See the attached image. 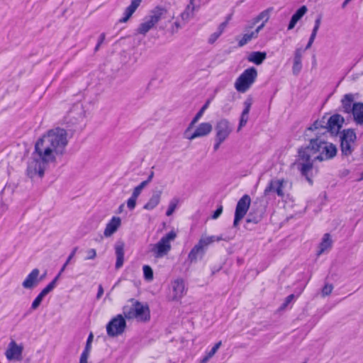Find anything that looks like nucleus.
Listing matches in <instances>:
<instances>
[{
    "label": "nucleus",
    "instance_id": "f257e3e1",
    "mask_svg": "<svg viewBox=\"0 0 363 363\" xmlns=\"http://www.w3.org/2000/svg\"><path fill=\"white\" fill-rule=\"evenodd\" d=\"M69 143L67 131L61 128L49 130L35 143L26 174L30 179L42 178L50 164H55L66 152Z\"/></svg>",
    "mask_w": 363,
    "mask_h": 363
},
{
    "label": "nucleus",
    "instance_id": "f03ea898",
    "mask_svg": "<svg viewBox=\"0 0 363 363\" xmlns=\"http://www.w3.org/2000/svg\"><path fill=\"white\" fill-rule=\"evenodd\" d=\"M337 154V147L331 143L322 140L319 138L311 139L309 145L302 147L298 151V158L294 165L296 167L309 184L313 181L311 172L313 169V163L315 160L320 162L333 158Z\"/></svg>",
    "mask_w": 363,
    "mask_h": 363
},
{
    "label": "nucleus",
    "instance_id": "7ed1b4c3",
    "mask_svg": "<svg viewBox=\"0 0 363 363\" xmlns=\"http://www.w3.org/2000/svg\"><path fill=\"white\" fill-rule=\"evenodd\" d=\"M126 319H135L138 322H147L150 319V311L147 305L134 299L130 300L123 308Z\"/></svg>",
    "mask_w": 363,
    "mask_h": 363
},
{
    "label": "nucleus",
    "instance_id": "20e7f679",
    "mask_svg": "<svg viewBox=\"0 0 363 363\" xmlns=\"http://www.w3.org/2000/svg\"><path fill=\"white\" fill-rule=\"evenodd\" d=\"M167 13V11L162 7H156L151 10L138 26L136 33L145 35L160 21L165 18Z\"/></svg>",
    "mask_w": 363,
    "mask_h": 363
},
{
    "label": "nucleus",
    "instance_id": "39448f33",
    "mask_svg": "<svg viewBox=\"0 0 363 363\" xmlns=\"http://www.w3.org/2000/svg\"><path fill=\"white\" fill-rule=\"evenodd\" d=\"M177 235L174 230H171L160 240L150 245V251L155 258H162L166 256L172 249V242L176 239Z\"/></svg>",
    "mask_w": 363,
    "mask_h": 363
},
{
    "label": "nucleus",
    "instance_id": "423d86ee",
    "mask_svg": "<svg viewBox=\"0 0 363 363\" xmlns=\"http://www.w3.org/2000/svg\"><path fill=\"white\" fill-rule=\"evenodd\" d=\"M257 78V71L255 67H250L243 71L236 79L234 87L238 92L247 91Z\"/></svg>",
    "mask_w": 363,
    "mask_h": 363
},
{
    "label": "nucleus",
    "instance_id": "0eeeda50",
    "mask_svg": "<svg viewBox=\"0 0 363 363\" xmlns=\"http://www.w3.org/2000/svg\"><path fill=\"white\" fill-rule=\"evenodd\" d=\"M345 121L344 118L340 114H334L328 120L326 127H323L320 121H315L311 127V130H315L321 128L324 132L328 131L331 134L336 135L339 133Z\"/></svg>",
    "mask_w": 363,
    "mask_h": 363
},
{
    "label": "nucleus",
    "instance_id": "6e6552de",
    "mask_svg": "<svg viewBox=\"0 0 363 363\" xmlns=\"http://www.w3.org/2000/svg\"><path fill=\"white\" fill-rule=\"evenodd\" d=\"M124 315L118 314L111 319L106 326L107 335L116 337L121 335L126 329V321Z\"/></svg>",
    "mask_w": 363,
    "mask_h": 363
},
{
    "label": "nucleus",
    "instance_id": "1a4fd4ad",
    "mask_svg": "<svg viewBox=\"0 0 363 363\" xmlns=\"http://www.w3.org/2000/svg\"><path fill=\"white\" fill-rule=\"evenodd\" d=\"M194 126V125H191V122L184 132V136L189 140H194L196 138L206 137L213 130V126L209 122H203L199 124L196 129L192 131Z\"/></svg>",
    "mask_w": 363,
    "mask_h": 363
},
{
    "label": "nucleus",
    "instance_id": "9d476101",
    "mask_svg": "<svg viewBox=\"0 0 363 363\" xmlns=\"http://www.w3.org/2000/svg\"><path fill=\"white\" fill-rule=\"evenodd\" d=\"M187 287L182 279H176L171 282L169 291V299L172 301H180L186 294Z\"/></svg>",
    "mask_w": 363,
    "mask_h": 363
},
{
    "label": "nucleus",
    "instance_id": "9b49d317",
    "mask_svg": "<svg viewBox=\"0 0 363 363\" xmlns=\"http://www.w3.org/2000/svg\"><path fill=\"white\" fill-rule=\"evenodd\" d=\"M357 136L353 130L347 129L342 132L341 136V151L344 155H350L354 150Z\"/></svg>",
    "mask_w": 363,
    "mask_h": 363
},
{
    "label": "nucleus",
    "instance_id": "f8f14e48",
    "mask_svg": "<svg viewBox=\"0 0 363 363\" xmlns=\"http://www.w3.org/2000/svg\"><path fill=\"white\" fill-rule=\"evenodd\" d=\"M251 203V199L249 195L245 194L238 201L235 211L233 226L237 227L240 221L245 217L248 211Z\"/></svg>",
    "mask_w": 363,
    "mask_h": 363
},
{
    "label": "nucleus",
    "instance_id": "ddd939ff",
    "mask_svg": "<svg viewBox=\"0 0 363 363\" xmlns=\"http://www.w3.org/2000/svg\"><path fill=\"white\" fill-rule=\"evenodd\" d=\"M23 345L11 340L5 351V356L10 362H20L23 359Z\"/></svg>",
    "mask_w": 363,
    "mask_h": 363
},
{
    "label": "nucleus",
    "instance_id": "4468645a",
    "mask_svg": "<svg viewBox=\"0 0 363 363\" xmlns=\"http://www.w3.org/2000/svg\"><path fill=\"white\" fill-rule=\"evenodd\" d=\"M287 181L284 179H272L264 191L265 196L270 193H275L279 197H284L285 195V188L287 185Z\"/></svg>",
    "mask_w": 363,
    "mask_h": 363
},
{
    "label": "nucleus",
    "instance_id": "2eb2a0df",
    "mask_svg": "<svg viewBox=\"0 0 363 363\" xmlns=\"http://www.w3.org/2000/svg\"><path fill=\"white\" fill-rule=\"evenodd\" d=\"M215 137L225 141L233 132V127L228 119L222 118L217 121Z\"/></svg>",
    "mask_w": 363,
    "mask_h": 363
},
{
    "label": "nucleus",
    "instance_id": "dca6fc26",
    "mask_svg": "<svg viewBox=\"0 0 363 363\" xmlns=\"http://www.w3.org/2000/svg\"><path fill=\"white\" fill-rule=\"evenodd\" d=\"M201 5V0H190L185 9L181 13L179 18L183 24H186L194 17L195 13L199 11Z\"/></svg>",
    "mask_w": 363,
    "mask_h": 363
},
{
    "label": "nucleus",
    "instance_id": "f3484780",
    "mask_svg": "<svg viewBox=\"0 0 363 363\" xmlns=\"http://www.w3.org/2000/svg\"><path fill=\"white\" fill-rule=\"evenodd\" d=\"M40 270L37 268L33 269L26 277L22 282V286L24 289H32L35 287L42 278H39Z\"/></svg>",
    "mask_w": 363,
    "mask_h": 363
},
{
    "label": "nucleus",
    "instance_id": "a211bd4d",
    "mask_svg": "<svg viewBox=\"0 0 363 363\" xmlns=\"http://www.w3.org/2000/svg\"><path fill=\"white\" fill-rule=\"evenodd\" d=\"M252 104V99L250 98L247 99L243 102L244 109L240 115L239 124L238 126V131H240L244 126L246 125L249 120V113Z\"/></svg>",
    "mask_w": 363,
    "mask_h": 363
},
{
    "label": "nucleus",
    "instance_id": "6ab92c4d",
    "mask_svg": "<svg viewBox=\"0 0 363 363\" xmlns=\"http://www.w3.org/2000/svg\"><path fill=\"white\" fill-rule=\"evenodd\" d=\"M220 240H226V239L223 238L220 236H215V235H208L206 234H203L199 238L196 245L201 247V249L205 252L210 245L213 243L214 242H219Z\"/></svg>",
    "mask_w": 363,
    "mask_h": 363
},
{
    "label": "nucleus",
    "instance_id": "aec40b11",
    "mask_svg": "<svg viewBox=\"0 0 363 363\" xmlns=\"http://www.w3.org/2000/svg\"><path fill=\"white\" fill-rule=\"evenodd\" d=\"M121 225V219L119 217L113 216L106 224L104 231L105 237L108 238L113 235Z\"/></svg>",
    "mask_w": 363,
    "mask_h": 363
},
{
    "label": "nucleus",
    "instance_id": "412c9836",
    "mask_svg": "<svg viewBox=\"0 0 363 363\" xmlns=\"http://www.w3.org/2000/svg\"><path fill=\"white\" fill-rule=\"evenodd\" d=\"M124 248L125 244L122 241H118L115 244L114 250L116 256V268L117 269L122 267L124 262Z\"/></svg>",
    "mask_w": 363,
    "mask_h": 363
},
{
    "label": "nucleus",
    "instance_id": "4be33fe9",
    "mask_svg": "<svg viewBox=\"0 0 363 363\" xmlns=\"http://www.w3.org/2000/svg\"><path fill=\"white\" fill-rule=\"evenodd\" d=\"M270 16L269 10H264L262 11L258 16L254 18L250 23L247 28H252L256 24L261 22L259 26H262V29L264 27L266 23L269 21Z\"/></svg>",
    "mask_w": 363,
    "mask_h": 363
},
{
    "label": "nucleus",
    "instance_id": "5701e85b",
    "mask_svg": "<svg viewBox=\"0 0 363 363\" xmlns=\"http://www.w3.org/2000/svg\"><path fill=\"white\" fill-rule=\"evenodd\" d=\"M262 30V26H258L254 30L245 33L238 41L240 47H242L253 39L258 37L259 31Z\"/></svg>",
    "mask_w": 363,
    "mask_h": 363
},
{
    "label": "nucleus",
    "instance_id": "b1692460",
    "mask_svg": "<svg viewBox=\"0 0 363 363\" xmlns=\"http://www.w3.org/2000/svg\"><path fill=\"white\" fill-rule=\"evenodd\" d=\"M142 0H131L130 6L125 9L123 13V16L119 20V21L121 23L127 22L138 8Z\"/></svg>",
    "mask_w": 363,
    "mask_h": 363
},
{
    "label": "nucleus",
    "instance_id": "393cba45",
    "mask_svg": "<svg viewBox=\"0 0 363 363\" xmlns=\"http://www.w3.org/2000/svg\"><path fill=\"white\" fill-rule=\"evenodd\" d=\"M84 114L82 108L79 104L75 105L68 113L69 121L67 123L75 124L79 120L83 118Z\"/></svg>",
    "mask_w": 363,
    "mask_h": 363
},
{
    "label": "nucleus",
    "instance_id": "a878e982",
    "mask_svg": "<svg viewBox=\"0 0 363 363\" xmlns=\"http://www.w3.org/2000/svg\"><path fill=\"white\" fill-rule=\"evenodd\" d=\"M332 245H333V240L331 239L330 235L328 233H325L323 235L322 240L319 245L317 255L318 256H320V255L328 252L331 249Z\"/></svg>",
    "mask_w": 363,
    "mask_h": 363
},
{
    "label": "nucleus",
    "instance_id": "bb28decb",
    "mask_svg": "<svg viewBox=\"0 0 363 363\" xmlns=\"http://www.w3.org/2000/svg\"><path fill=\"white\" fill-rule=\"evenodd\" d=\"M353 118L356 123L362 125L363 124V104L362 103H354L353 104L351 112Z\"/></svg>",
    "mask_w": 363,
    "mask_h": 363
},
{
    "label": "nucleus",
    "instance_id": "cd10ccee",
    "mask_svg": "<svg viewBox=\"0 0 363 363\" xmlns=\"http://www.w3.org/2000/svg\"><path fill=\"white\" fill-rule=\"evenodd\" d=\"M162 191H158L152 194L147 202L144 205L143 208L147 211H152L160 203Z\"/></svg>",
    "mask_w": 363,
    "mask_h": 363
},
{
    "label": "nucleus",
    "instance_id": "c85d7f7f",
    "mask_svg": "<svg viewBox=\"0 0 363 363\" xmlns=\"http://www.w3.org/2000/svg\"><path fill=\"white\" fill-rule=\"evenodd\" d=\"M354 101V95L352 94H347L343 96L341 99V104L342 111L345 113H350L352 108V106Z\"/></svg>",
    "mask_w": 363,
    "mask_h": 363
},
{
    "label": "nucleus",
    "instance_id": "c756f323",
    "mask_svg": "<svg viewBox=\"0 0 363 363\" xmlns=\"http://www.w3.org/2000/svg\"><path fill=\"white\" fill-rule=\"evenodd\" d=\"M308 9L306 6L300 7L296 13L292 16L289 24L288 26V30L293 29L297 22L306 13Z\"/></svg>",
    "mask_w": 363,
    "mask_h": 363
},
{
    "label": "nucleus",
    "instance_id": "7c9ffc66",
    "mask_svg": "<svg viewBox=\"0 0 363 363\" xmlns=\"http://www.w3.org/2000/svg\"><path fill=\"white\" fill-rule=\"evenodd\" d=\"M267 57L265 52H252L247 57V60L257 65H261Z\"/></svg>",
    "mask_w": 363,
    "mask_h": 363
},
{
    "label": "nucleus",
    "instance_id": "2f4dec72",
    "mask_svg": "<svg viewBox=\"0 0 363 363\" xmlns=\"http://www.w3.org/2000/svg\"><path fill=\"white\" fill-rule=\"evenodd\" d=\"M303 52V50L301 48H298L295 51L294 65H293V72L294 74H298L301 69V67H302L301 58H302Z\"/></svg>",
    "mask_w": 363,
    "mask_h": 363
},
{
    "label": "nucleus",
    "instance_id": "473e14b6",
    "mask_svg": "<svg viewBox=\"0 0 363 363\" xmlns=\"http://www.w3.org/2000/svg\"><path fill=\"white\" fill-rule=\"evenodd\" d=\"M205 251L201 249V247L198 245H195L188 255V259L191 262H196L199 258H201L204 254Z\"/></svg>",
    "mask_w": 363,
    "mask_h": 363
},
{
    "label": "nucleus",
    "instance_id": "72a5a7b5",
    "mask_svg": "<svg viewBox=\"0 0 363 363\" xmlns=\"http://www.w3.org/2000/svg\"><path fill=\"white\" fill-rule=\"evenodd\" d=\"M60 279V274H57L54 279L49 283L40 293L43 294L44 296L48 295L50 291H52L55 286H57V282Z\"/></svg>",
    "mask_w": 363,
    "mask_h": 363
},
{
    "label": "nucleus",
    "instance_id": "f704fd0d",
    "mask_svg": "<svg viewBox=\"0 0 363 363\" xmlns=\"http://www.w3.org/2000/svg\"><path fill=\"white\" fill-rule=\"evenodd\" d=\"M179 200L177 198H173L169 203L167 210L166 211V216H170L173 214L177 206L179 204Z\"/></svg>",
    "mask_w": 363,
    "mask_h": 363
},
{
    "label": "nucleus",
    "instance_id": "c9c22d12",
    "mask_svg": "<svg viewBox=\"0 0 363 363\" xmlns=\"http://www.w3.org/2000/svg\"><path fill=\"white\" fill-rule=\"evenodd\" d=\"M208 104H209V101H207L202 106V108L199 110V111L196 114V116L194 117V118L191 121V125H194L200 120V118L203 116L205 111L207 109Z\"/></svg>",
    "mask_w": 363,
    "mask_h": 363
},
{
    "label": "nucleus",
    "instance_id": "e433bc0d",
    "mask_svg": "<svg viewBox=\"0 0 363 363\" xmlns=\"http://www.w3.org/2000/svg\"><path fill=\"white\" fill-rule=\"evenodd\" d=\"M143 271L144 278L147 281H151L153 279V271L152 268L149 265H144L143 267Z\"/></svg>",
    "mask_w": 363,
    "mask_h": 363
},
{
    "label": "nucleus",
    "instance_id": "4c0bfd02",
    "mask_svg": "<svg viewBox=\"0 0 363 363\" xmlns=\"http://www.w3.org/2000/svg\"><path fill=\"white\" fill-rule=\"evenodd\" d=\"M147 186V182H141L139 185L135 186L131 194V196L138 199V196L140 195L143 189Z\"/></svg>",
    "mask_w": 363,
    "mask_h": 363
},
{
    "label": "nucleus",
    "instance_id": "58836bf2",
    "mask_svg": "<svg viewBox=\"0 0 363 363\" xmlns=\"http://www.w3.org/2000/svg\"><path fill=\"white\" fill-rule=\"evenodd\" d=\"M77 247H74L72 250V251L71 252V253L69 254V255L68 256L65 263L62 265L59 273L57 274H60V277L61 276L62 273L65 270L67 266L69 264V263L70 262L72 259L74 257V255L77 252Z\"/></svg>",
    "mask_w": 363,
    "mask_h": 363
},
{
    "label": "nucleus",
    "instance_id": "ea45409f",
    "mask_svg": "<svg viewBox=\"0 0 363 363\" xmlns=\"http://www.w3.org/2000/svg\"><path fill=\"white\" fill-rule=\"evenodd\" d=\"M44 297L45 296L40 293L38 295V296L33 301L32 305H31V308L33 310L37 309L39 307V306L40 305L41 302L43 301V299L44 298Z\"/></svg>",
    "mask_w": 363,
    "mask_h": 363
},
{
    "label": "nucleus",
    "instance_id": "a19ab883",
    "mask_svg": "<svg viewBox=\"0 0 363 363\" xmlns=\"http://www.w3.org/2000/svg\"><path fill=\"white\" fill-rule=\"evenodd\" d=\"M333 290V286L332 284H325L321 291V295L323 297L326 296H329Z\"/></svg>",
    "mask_w": 363,
    "mask_h": 363
},
{
    "label": "nucleus",
    "instance_id": "79ce46f5",
    "mask_svg": "<svg viewBox=\"0 0 363 363\" xmlns=\"http://www.w3.org/2000/svg\"><path fill=\"white\" fill-rule=\"evenodd\" d=\"M222 345V342L219 341L216 342L213 347L211 348V350L209 352H207L206 354L208 355V357H211V358L215 355V354L217 352L218 349Z\"/></svg>",
    "mask_w": 363,
    "mask_h": 363
},
{
    "label": "nucleus",
    "instance_id": "37998d69",
    "mask_svg": "<svg viewBox=\"0 0 363 363\" xmlns=\"http://www.w3.org/2000/svg\"><path fill=\"white\" fill-rule=\"evenodd\" d=\"M185 24H183V22L180 19V21H175L171 27V32L172 33H177L179 29H181Z\"/></svg>",
    "mask_w": 363,
    "mask_h": 363
},
{
    "label": "nucleus",
    "instance_id": "c03bdc74",
    "mask_svg": "<svg viewBox=\"0 0 363 363\" xmlns=\"http://www.w3.org/2000/svg\"><path fill=\"white\" fill-rule=\"evenodd\" d=\"M137 199L130 196L127 200V207L130 210H133L136 206Z\"/></svg>",
    "mask_w": 363,
    "mask_h": 363
},
{
    "label": "nucleus",
    "instance_id": "a18cd8bd",
    "mask_svg": "<svg viewBox=\"0 0 363 363\" xmlns=\"http://www.w3.org/2000/svg\"><path fill=\"white\" fill-rule=\"evenodd\" d=\"M93 338H94L93 334L90 333L89 337H88V338H87L86 347H85L84 351H86V352H91V343H92V341H93Z\"/></svg>",
    "mask_w": 363,
    "mask_h": 363
},
{
    "label": "nucleus",
    "instance_id": "49530a36",
    "mask_svg": "<svg viewBox=\"0 0 363 363\" xmlns=\"http://www.w3.org/2000/svg\"><path fill=\"white\" fill-rule=\"evenodd\" d=\"M96 257V251L94 249H89L86 251V257L85 258L86 260L94 259Z\"/></svg>",
    "mask_w": 363,
    "mask_h": 363
},
{
    "label": "nucleus",
    "instance_id": "de8ad7c7",
    "mask_svg": "<svg viewBox=\"0 0 363 363\" xmlns=\"http://www.w3.org/2000/svg\"><path fill=\"white\" fill-rule=\"evenodd\" d=\"M220 35H221V34L219 32H218L217 30H216L213 33H212L210 35V37L208 38V43L211 44L214 43Z\"/></svg>",
    "mask_w": 363,
    "mask_h": 363
},
{
    "label": "nucleus",
    "instance_id": "09e8293b",
    "mask_svg": "<svg viewBox=\"0 0 363 363\" xmlns=\"http://www.w3.org/2000/svg\"><path fill=\"white\" fill-rule=\"evenodd\" d=\"M90 352L83 351L81 354L79 363H88V357L89 356Z\"/></svg>",
    "mask_w": 363,
    "mask_h": 363
},
{
    "label": "nucleus",
    "instance_id": "8fccbe9b",
    "mask_svg": "<svg viewBox=\"0 0 363 363\" xmlns=\"http://www.w3.org/2000/svg\"><path fill=\"white\" fill-rule=\"evenodd\" d=\"M224 142H225L224 140L215 137V142L213 144V150L217 151L220 148L221 144Z\"/></svg>",
    "mask_w": 363,
    "mask_h": 363
},
{
    "label": "nucleus",
    "instance_id": "3c124183",
    "mask_svg": "<svg viewBox=\"0 0 363 363\" xmlns=\"http://www.w3.org/2000/svg\"><path fill=\"white\" fill-rule=\"evenodd\" d=\"M320 22H321L320 17H319V18L315 19V25H314L313 29L312 30V33H318V29L320 28Z\"/></svg>",
    "mask_w": 363,
    "mask_h": 363
},
{
    "label": "nucleus",
    "instance_id": "603ef678",
    "mask_svg": "<svg viewBox=\"0 0 363 363\" xmlns=\"http://www.w3.org/2000/svg\"><path fill=\"white\" fill-rule=\"evenodd\" d=\"M227 26H228V25H227V23H223H223H221L218 26V28H217V30H217L218 32H219V33L222 35V33L224 32L225 29L226 28Z\"/></svg>",
    "mask_w": 363,
    "mask_h": 363
},
{
    "label": "nucleus",
    "instance_id": "864d4df0",
    "mask_svg": "<svg viewBox=\"0 0 363 363\" xmlns=\"http://www.w3.org/2000/svg\"><path fill=\"white\" fill-rule=\"evenodd\" d=\"M294 298V294H291V295L288 296L285 299V301L283 304V307H286L289 303H290L293 301Z\"/></svg>",
    "mask_w": 363,
    "mask_h": 363
},
{
    "label": "nucleus",
    "instance_id": "5fc2aeb1",
    "mask_svg": "<svg viewBox=\"0 0 363 363\" xmlns=\"http://www.w3.org/2000/svg\"><path fill=\"white\" fill-rule=\"evenodd\" d=\"M105 38H106L105 33H101L100 35V36H99L98 44L96 45V48H95L96 50L99 49V46L103 43V42L104 41Z\"/></svg>",
    "mask_w": 363,
    "mask_h": 363
},
{
    "label": "nucleus",
    "instance_id": "6e6d98bb",
    "mask_svg": "<svg viewBox=\"0 0 363 363\" xmlns=\"http://www.w3.org/2000/svg\"><path fill=\"white\" fill-rule=\"evenodd\" d=\"M222 211H223V208H222V207L218 208V209H217V210L213 213V216H212V218H213V219H216V218H218L220 216V215L222 213Z\"/></svg>",
    "mask_w": 363,
    "mask_h": 363
},
{
    "label": "nucleus",
    "instance_id": "4d7b16f0",
    "mask_svg": "<svg viewBox=\"0 0 363 363\" xmlns=\"http://www.w3.org/2000/svg\"><path fill=\"white\" fill-rule=\"evenodd\" d=\"M103 294H104V289L101 285H99V289H98V292L96 294V298L97 299L101 298V297L102 296Z\"/></svg>",
    "mask_w": 363,
    "mask_h": 363
},
{
    "label": "nucleus",
    "instance_id": "13d9d810",
    "mask_svg": "<svg viewBox=\"0 0 363 363\" xmlns=\"http://www.w3.org/2000/svg\"><path fill=\"white\" fill-rule=\"evenodd\" d=\"M211 359V357H208L207 354H206L203 358H201L199 361V363H208V362Z\"/></svg>",
    "mask_w": 363,
    "mask_h": 363
},
{
    "label": "nucleus",
    "instance_id": "bf43d9fd",
    "mask_svg": "<svg viewBox=\"0 0 363 363\" xmlns=\"http://www.w3.org/2000/svg\"><path fill=\"white\" fill-rule=\"evenodd\" d=\"M153 177H154V172H151L147 179L145 181H143V182H147V185L152 181Z\"/></svg>",
    "mask_w": 363,
    "mask_h": 363
},
{
    "label": "nucleus",
    "instance_id": "052dcab7",
    "mask_svg": "<svg viewBox=\"0 0 363 363\" xmlns=\"http://www.w3.org/2000/svg\"><path fill=\"white\" fill-rule=\"evenodd\" d=\"M316 35H317V33H311V36H310V38H309L308 42H310L311 43H312V44H313V42H314V40H315V37H316Z\"/></svg>",
    "mask_w": 363,
    "mask_h": 363
},
{
    "label": "nucleus",
    "instance_id": "680f3d73",
    "mask_svg": "<svg viewBox=\"0 0 363 363\" xmlns=\"http://www.w3.org/2000/svg\"><path fill=\"white\" fill-rule=\"evenodd\" d=\"M316 35H317V33H311V36H310V38H309L308 42H310L311 43H312V44H313V42H314V40H315V37H316Z\"/></svg>",
    "mask_w": 363,
    "mask_h": 363
},
{
    "label": "nucleus",
    "instance_id": "e2e57ef3",
    "mask_svg": "<svg viewBox=\"0 0 363 363\" xmlns=\"http://www.w3.org/2000/svg\"><path fill=\"white\" fill-rule=\"evenodd\" d=\"M232 16H233L232 14H229V15H228V16H226L225 20V21H224L223 23H227V25H228V23H229V21H230L231 20V18H232Z\"/></svg>",
    "mask_w": 363,
    "mask_h": 363
},
{
    "label": "nucleus",
    "instance_id": "0e129e2a",
    "mask_svg": "<svg viewBox=\"0 0 363 363\" xmlns=\"http://www.w3.org/2000/svg\"><path fill=\"white\" fill-rule=\"evenodd\" d=\"M351 0H345L344 3L342 4V7L345 8L346 5Z\"/></svg>",
    "mask_w": 363,
    "mask_h": 363
},
{
    "label": "nucleus",
    "instance_id": "69168bd1",
    "mask_svg": "<svg viewBox=\"0 0 363 363\" xmlns=\"http://www.w3.org/2000/svg\"><path fill=\"white\" fill-rule=\"evenodd\" d=\"M123 207H124V205L123 204H121L119 208H118V211L119 213H121L123 211Z\"/></svg>",
    "mask_w": 363,
    "mask_h": 363
},
{
    "label": "nucleus",
    "instance_id": "338daca9",
    "mask_svg": "<svg viewBox=\"0 0 363 363\" xmlns=\"http://www.w3.org/2000/svg\"><path fill=\"white\" fill-rule=\"evenodd\" d=\"M312 45V43H311L310 42L308 43L306 47V50L310 48Z\"/></svg>",
    "mask_w": 363,
    "mask_h": 363
},
{
    "label": "nucleus",
    "instance_id": "774afa93",
    "mask_svg": "<svg viewBox=\"0 0 363 363\" xmlns=\"http://www.w3.org/2000/svg\"><path fill=\"white\" fill-rule=\"evenodd\" d=\"M360 179V180H363V172H362V174H361V177H360V179Z\"/></svg>",
    "mask_w": 363,
    "mask_h": 363
}]
</instances>
